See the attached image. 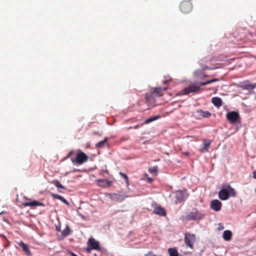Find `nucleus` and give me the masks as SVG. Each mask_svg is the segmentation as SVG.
<instances>
[{"mask_svg": "<svg viewBox=\"0 0 256 256\" xmlns=\"http://www.w3.org/2000/svg\"><path fill=\"white\" fill-rule=\"evenodd\" d=\"M236 196L234 190L228 184L223 185L222 189L218 192V197L222 200H228L230 196L234 197Z\"/></svg>", "mask_w": 256, "mask_h": 256, "instance_id": "1", "label": "nucleus"}, {"mask_svg": "<svg viewBox=\"0 0 256 256\" xmlns=\"http://www.w3.org/2000/svg\"><path fill=\"white\" fill-rule=\"evenodd\" d=\"M206 214L197 208H194L191 212L184 216V220H200L204 218Z\"/></svg>", "mask_w": 256, "mask_h": 256, "instance_id": "2", "label": "nucleus"}, {"mask_svg": "<svg viewBox=\"0 0 256 256\" xmlns=\"http://www.w3.org/2000/svg\"><path fill=\"white\" fill-rule=\"evenodd\" d=\"M88 157L84 152H80L77 154L74 159L72 158L71 160L73 163L76 162L78 164H82L88 160Z\"/></svg>", "mask_w": 256, "mask_h": 256, "instance_id": "3", "label": "nucleus"}, {"mask_svg": "<svg viewBox=\"0 0 256 256\" xmlns=\"http://www.w3.org/2000/svg\"><path fill=\"white\" fill-rule=\"evenodd\" d=\"M196 236L194 234L187 232L184 234V242L187 246L192 249L193 248V246L196 242Z\"/></svg>", "mask_w": 256, "mask_h": 256, "instance_id": "4", "label": "nucleus"}, {"mask_svg": "<svg viewBox=\"0 0 256 256\" xmlns=\"http://www.w3.org/2000/svg\"><path fill=\"white\" fill-rule=\"evenodd\" d=\"M227 120L232 124L238 122L240 120V116L238 112L234 111L230 112L227 113L226 115Z\"/></svg>", "mask_w": 256, "mask_h": 256, "instance_id": "5", "label": "nucleus"}, {"mask_svg": "<svg viewBox=\"0 0 256 256\" xmlns=\"http://www.w3.org/2000/svg\"><path fill=\"white\" fill-rule=\"evenodd\" d=\"M192 4L189 1L182 2L180 6V10L184 14L190 12L192 10Z\"/></svg>", "mask_w": 256, "mask_h": 256, "instance_id": "6", "label": "nucleus"}, {"mask_svg": "<svg viewBox=\"0 0 256 256\" xmlns=\"http://www.w3.org/2000/svg\"><path fill=\"white\" fill-rule=\"evenodd\" d=\"M200 90V86L196 84H192L188 87L184 88L183 90V94H188L190 92H197Z\"/></svg>", "mask_w": 256, "mask_h": 256, "instance_id": "7", "label": "nucleus"}, {"mask_svg": "<svg viewBox=\"0 0 256 256\" xmlns=\"http://www.w3.org/2000/svg\"><path fill=\"white\" fill-rule=\"evenodd\" d=\"M108 197L112 200L122 202L128 197V196L119 194L112 193L108 194Z\"/></svg>", "mask_w": 256, "mask_h": 256, "instance_id": "8", "label": "nucleus"}, {"mask_svg": "<svg viewBox=\"0 0 256 256\" xmlns=\"http://www.w3.org/2000/svg\"><path fill=\"white\" fill-rule=\"evenodd\" d=\"M154 96V95L152 94L150 92L145 94L146 102L148 104V106H150L152 107L156 106V100Z\"/></svg>", "mask_w": 256, "mask_h": 256, "instance_id": "9", "label": "nucleus"}, {"mask_svg": "<svg viewBox=\"0 0 256 256\" xmlns=\"http://www.w3.org/2000/svg\"><path fill=\"white\" fill-rule=\"evenodd\" d=\"M28 200V202H25L22 203V206L24 207L26 206H31V207H35L38 206H44V204L41 202L36 201V200H31L30 199L26 198Z\"/></svg>", "mask_w": 256, "mask_h": 256, "instance_id": "10", "label": "nucleus"}, {"mask_svg": "<svg viewBox=\"0 0 256 256\" xmlns=\"http://www.w3.org/2000/svg\"><path fill=\"white\" fill-rule=\"evenodd\" d=\"M187 197L186 190H178L176 192V202H180Z\"/></svg>", "mask_w": 256, "mask_h": 256, "instance_id": "11", "label": "nucleus"}, {"mask_svg": "<svg viewBox=\"0 0 256 256\" xmlns=\"http://www.w3.org/2000/svg\"><path fill=\"white\" fill-rule=\"evenodd\" d=\"M87 244L91 247V248L94 250H99L100 248L99 242L96 241L94 238L88 239Z\"/></svg>", "mask_w": 256, "mask_h": 256, "instance_id": "12", "label": "nucleus"}, {"mask_svg": "<svg viewBox=\"0 0 256 256\" xmlns=\"http://www.w3.org/2000/svg\"><path fill=\"white\" fill-rule=\"evenodd\" d=\"M222 202L218 200H212L210 203V208L218 212L222 208Z\"/></svg>", "mask_w": 256, "mask_h": 256, "instance_id": "13", "label": "nucleus"}, {"mask_svg": "<svg viewBox=\"0 0 256 256\" xmlns=\"http://www.w3.org/2000/svg\"><path fill=\"white\" fill-rule=\"evenodd\" d=\"M196 118H208L212 114L208 111H204L202 110H198L196 112Z\"/></svg>", "mask_w": 256, "mask_h": 256, "instance_id": "14", "label": "nucleus"}, {"mask_svg": "<svg viewBox=\"0 0 256 256\" xmlns=\"http://www.w3.org/2000/svg\"><path fill=\"white\" fill-rule=\"evenodd\" d=\"M167 90L166 88H162L160 87L159 88H152L150 89V92L152 93V94L156 95L158 96H161L163 95L162 92L163 90Z\"/></svg>", "mask_w": 256, "mask_h": 256, "instance_id": "15", "label": "nucleus"}, {"mask_svg": "<svg viewBox=\"0 0 256 256\" xmlns=\"http://www.w3.org/2000/svg\"><path fill=\"white\" fill-rule=\"evenodd\" d=\"M154 213L161 216H165L166 214V212L164 208L160 206L155 207L154 210Z\"/></svg>", "mask_w": 256, "mask_h": 256, "instance_id": "16", "label": "nucleus"}, {"mask_svg": "<svg viewBox=\"0 0 256 256\" xmlns=\"http://www.w3.org/2000/svg\"><path fill=\"white\" fill-rule=\"evenodd\" d=\"M203 146L200 149L202 152H206L208 151V148L210 145V142L207 140H203Z\"/></svg>", "mask_w": 256, "mask_h": 256, "instance_id": "17", "label": "nucleus"}, {"mask_svg": "<svg viewBox=\"0 0 256 256\" xmlns=\"http://www.w3.org/2000/svg\"><path fill=\"white\" fill-rule=\"evenodd\" d=\"M212 102L214 105L218 108L222 106V99L218 97H214L212 99Z\"/></svg>", "mask_w": 256, "mask_h": 256, "instance_id": "18", "label": "nucleus"}, {"mask_svg": "<svg viewBox=\"0 0 256 256\" xmlns=\"http://www.w3.org/2000/svg\"><path fill=\"white\" fill-rule=\"evenodd\" d=\"M19 246H20L23 250L24 252L28 256L30 255V251L29 250L28 246L27 244H25L22 241L18 243Z\"/></svg>", "mask_w": 256, "mask_h": 256, "instance_id": "19", "label": "nucleus"}, {"mask_svg": "<svg viewBox=\"0 0 256 256\" xmlns=\"http://www.w3.org/2000/svg\"><path fill=\"white\" fill-rule=\"evenodd\" d=\"M232 237V232L228 230H224L223 232L222 238L226 241L231 240Z\"/></svg>", "mask_w": 256, "mask_h": 256, "instance_id": "20", "label": "nucleus"}, {"mask_svg": "<svg viewBox=\"0 0 256 256\" xmlns=\"http://www.w3.org/2000/svg\"><path fill=\"white\" fill-rule=\"evenodd\" d=\"M98 185L102 186H110L112 182L108 180H107L104 179V180H98Z\"/></svg>", "mask_w": 256, "mask_h": 256, "instance_id": "21", "label": "nucleus"}, {"mask_svg": "<svg viewBox=\"0 0 256 256\" xmlns=\"http://www.w3.org/2000/svg\"><path fill=\"white\" fill-rule=\"evenodd\" d=\"M160 118V116H158V115H156L152 117H150V118H148V119L146 120H145V122H144V123L143 124H142V126L144 124H148L156 120H158Z\"/></svg>", "mask_w": 256, "mask_h": 256, "instance_id": "22", "label": "nucleus"}, {"mask_svg": "<svg viewBox=\"0 0 256 256\" xmlns=\"http://www.w3.org/2000/svg\"><path fill=\"white\" fill-rule=\"evenodd\" d=\"M52 196H53V198L61 200L62 202H64V204H66L68 205L69 204L68 202L62 196H60L58 194H52Z\"/></svg>", "mask_w": 256, "mask_h": 256, "instance_id": "23", "label": "nucleus"}, {"mask_svg": "<svg viewBox=\"0 0 256 256\" xmlns=\"http://www.w3.org/2000/svg\"><path fill=\"white\" fill-rule=\"evenodd\" d=\"M108 138H105L104 139L102 140H101L96 144V148H103L106 144V142L108 141Z\"/></svg>", "mask_w": 256, "mask_h": 256, "instance_id": "24", "label": "nucleus"}, {"mask_svg": "<svg viewBox=\"0 0 256 256\" xmlns=\"http://www.w3.org/2000/svg\"><path fill=\"white\" fill-rule=\"evenodd\" d=\"M168 252L170 256H178V252L174 248H170L168 249Z\"/></svg>", "mask_w": 256, "mask_h": 256, "instance_id": "25", "label": "nucleus"}, {"mask_svg": "<svg viewBox=\"0 0 256 256\" xmlns=\"http://www.w3.org/2000/svg\"><path fill=\"white\" fill-rule=\"evenodd\" d=\"M218 80L217 79V78H214V79H212L211 80H207V81L204 82H201L200 83V86H204L207 85L208 84H210L214 82H218Z\"/></svg>", "mask_w": 256, "mask_h": 256, "instance_id": "26", "label": "nucleus"}, {"mask_svg": "<svg viewBox=\"0 0 256 256\" xmlns=\"http://www.w3.org/2000/svg\"><path fill=\"white\" fill-rule=\"evenodd\" d=\"M218 80L217 79V78H214V79H212L211 80H207V81L204 82H201L200 83V86H204L207 85L208 84H210L214 82H218Z\"/></svg>", "mask_w": 256, "mask_h": 256, "instance_id": "27", "label": "nucleus"}, {"mask_svg": "<svg viewBox=\"0 0 256 256\" xmlns=\"http://www.w3.org/2000/svg\"><path fill=\"white\" fill-rule=\"evenodd\" d=\"M70 233V230L68 226H66V228L63 230L62 234L64 236H66L69 235Z\"/></svg>", "mask_w": 256, "mask_h": 256, "instance_id": "28", "label": "nucleus"}, {"mask_svg": "<svg viewBox=\"0 0 256 256\" xmlns=\"http://www.w3.org/2000/svg\"><path fill=\"white\" fill-rule=\"evenodd\" d=\"M244 88L246 90H252L256 88V84H248L244 86Z\"/></svg>", "mask_w": 256, "mask_h": 256, "instance_id": "29", "label": "nucleus"}, {"mask_svg": "<svg viewBox=\"0 0 256 256\" xmlns=\"http://www.w3.org/2000/svg\"><path fill=\"white\" fill-rule=\"evenodd\" d=\"M53 184L58 188H60L62 189H65V188L58 182V180L53 181Z\"/></svg>", "mask_w": 256, "mask_h": 256, "instance_id": "30", "label": "nucleus"}, {"mask_svg": "<svg viewBox=\"0 0 256 256\" xmlns=\"http://www.w3.org/2000/svg\"><path fill=\"white\" fill-rule=\"evenodd\" d=\"M119 174L124 178L126 183L127 184V185H128L129 182L128 176L122 172H120Z\"/></svg>", "mask_w": 256, "mask_h": 256, "instance_id": "31", "label": "nucleus"}, {"mask_svg": "<svg viewBox=\"0 0 256 256\" xmlns=\"http://www.w3.org/2000/svg\"><path fill=\"white\" fill-rule=\"evenodd\" d=\"M149 172L151 174H154L158 170V167L157 166L151 167L149 168Z\"/></svg>", "mask_w": 256, "mask_h": 256, "instance_id": "32", "label": "nucleus"}, {"mask_svg": "<svg viewBox=\"0 0 256 256\" xmlns=\"http://www.w3.org/2000/svg\"><path fill=\"white\" fill-rule=\"evenodd\" d=\"M146 256H161L155 254L153 252L150 251L148 252L146 255Z\"/></svg>", "mask_w": 256, "mask_h": 256, "instance_id": "33", "label": "nucleus"}, {"mask_svg": "<svg viewBox=\"0 0 256 256\" xmlns=\"http://www.w3.org/2000/svg\"><path fill=\"white\" fill-rule=\"evenodd\" d=\"M92 250V248H91V247L88 245L86 250L87 252L90 253Z\"/></svg>", "mask_w": 256, "mask_h": 256, "instance_id": "34", "label": "nucleus"}, {"mask_svg": "<svg viewBox=\"0 0 256 256\" xmlns=\"http://www.w3.org/2000/svg\"><path fill=\"white\" fill-rule=\"evenodd\" d=\"M140 128V125H136V126H134V127L130 126L128 128V129H131V128L137 129V128Z\"/></svg>", "mask_w": 256, "mask_h": 256, "instance_id": "35", "label": "nucleus"}, {"mask_svg": "<svg viewBox=\"0 0 256 256\" xmlns=\"http://www.w3.org/2000/svg\"><path fill=\"white\" fill-rule=\"evenodd\" d=\"M73 154V150H71L70 152L66 156V158H70L71 155Z\"/></svg>", "mask_w": 256, "mask_h": 256, "instance_id": "36", "label": "nucleus"}, {"mask_svg": "<svg viewBox=\"0 0 256 256\" xmlns=\"http://www.w3.org/2000/svg\"><path fill=\"white\" fill-rule=\"evenodd\" d=\"M252 174H253V178L254 179H256V170L253 172Z\"/></svg>", "mask_w": 256, "mask_h": 256, "instance_id": "37", "label": "nucleus"}, {"mask_svg": "<svg viewBox=\"0 0 256 256\" xmlns=\"http://www.w3.org/2000/svg\"><path fill=\"white\" fill-rule=\"evenodd\" d=\"M148 180L149 182H152L153 181V179L152 178H148Z\"/></svg>", "mask_w": 256, "mask_h": 256, "instance_id": "38", "label": "nucleus"}, {"mask_svg": "<svg viewBox=\"0 0 256 256\" xmlns=\"http://www.w3.org/2000/svg\"><path fill=\"white\" fill-rule=\"evenodd\" d=\"M170 80H165L163 82V83L164 84H167V82H168Z\"/></svg>", "mask_w": 256, "mask_h": 256, "instance_id": "39", "label": "nucleus"}, {"mask_svg": "<svg viewBox=\"0 0 256 256\" xmlns=\"http://www.w3.org/2000/svg\"><path fill=\"white\" fill-rule=\"evenodd\" d=\"M56 230L58 232H60V228L58 226L56 227Z\"/></svg>", "mask_w": 256, "mask_h": 256, "instance_id": "40", "label": "nucleus"}, {"mask_svg": "<svg viewBox=\"0 0 256 256\" xmlns=\"http://www.w3.org/2000/svg\"><path fill=\"white\" fill-rule=\"evenodd\" d=\"M72 256H78L76 254L73 252H71Z\"/></svg>", "mask_w": 256, "mask_h": 256, "instance_id": "41", "label": "nucleus"}, {"mask_svg": "<svg viewBox=\"0 0 256 256\" xmlns=\"http://www.w3.org/2000/svg\"><path fill=\"white\" fill-rule=\"evenodd\" d=\"M189 154H190V153H189L188 152H186V153H185V154H186V156H188V155H189Z\"/></svg>", "mask_w": 256, "mask_h": 256, "instance_id": "42", "label": "nucleus"}, {"mask_svg": "<svg viewBox=\"0 0 256 256\" xmlns=\"http://www.w3.org/2000/svg\"><path fill=\"white\" fill-rule=\"evenodd\" d=\"M255 192H256V189L255 190Z\"/></svg>", "mask_w": 256, "mask_h": 256, "instance_id": "43", "label": "nucleus"}]
</instances>
